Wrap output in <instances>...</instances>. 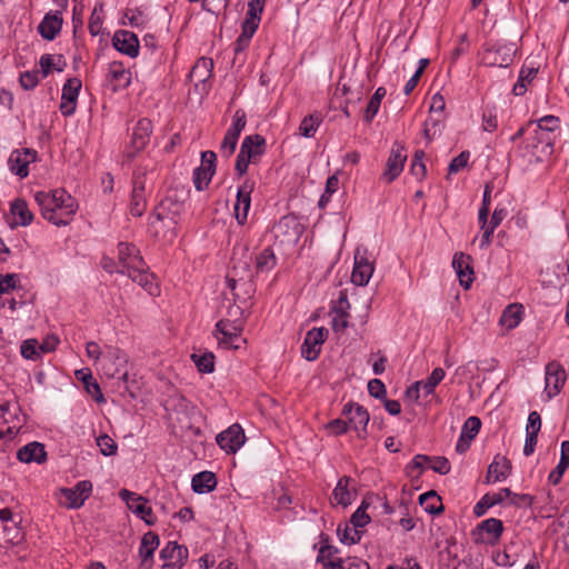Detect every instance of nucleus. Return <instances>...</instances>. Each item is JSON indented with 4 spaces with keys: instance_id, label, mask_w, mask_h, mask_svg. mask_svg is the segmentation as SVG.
<instances>
[{
    "instance_id": "6e6552de",
    "label": "nucleus",
    "mask_w": 569,
    "mask_h": 569,
    "mask_svg": "<svg viewBox=\"0 0 569 569\" xmlns=\"http://www.w3.org/2000/svg\"><path fill=\"white\" fill-rule=\"evenodd\" d=\"M566 379V370L560 362L553 360L547 363L545 372V391L549 400L561 391Z\"/></svg>"
},
{
    "instance_id": "473e14b6",
    "label": "nucleus",
    "mask_w": 569,
    "mask_h": 569,
    "mask_svg": "<svg viewBox=\"0 0 569 569\" xmlns=\"http://www.w3.org/2000/svg\"><path fill=\"white\" fill-rule=\"evenodd\" d=\"M191 487L196 493H209L217 487V477L212 471L198 472L192 477Z\"/></svg>"
},
{
    "instance_id": "0eeeda50",
    "label": "nucleus",
    "mask_w": 569,
    "mask_h": 569,
    "mask_svg": "<svg viewBox=\"0 0 569 569\" xmlns=\"http://www.w3.org/2000/svg\"><path fill=\"white\" fill-rule=\"evenodd\" d=\"M328 329L312 328L306 333L305 340L301 345V355L308 361H315L318 359L322 345L328 337Z\"/></svg>"
},
{
    "instance_id": "864d4df0",
    "label": "nucleus",
    "mask_w": 569,
    "mask_h": 569,
    "mask_svg": "<svg viewBox=\"0 0 569 569\" xmlns=\"http://www.w3.org/2000/svg\"><path fill=\"white\" fill-rule=\"evenodd\" d=\"M260 20L261 16H250L249 12H246L244 20L241 23V34L252 38L259 27Z\"/></svg>"
},
{
    "instance_id": "7ed1b4c3",
    "label": "nucleus",
    "mask_w": 569,
    "mask_h": 569,
    "mask_svg": "<svg viewBox=\"0 0 569 569\" xmlns=\"http://www.w3.org/2000/svg\"><path fill=\"white\" fill-rule=\"evenodd\" d=\"M153 126L150 119L141 118L133 127L131 140L124 151V157L128 161L132 160L140 151H142L149 143Z\"/></svg>"
},
{
    "instance_id": "f257e3e1",
    "label": "nucleus",
    "mask_w": 569,
    "mask_h": 569,
    "mask_svg": "<svg viewBox=\"0 0 569 569\" xmlns=\"http://www.w3.org/2000/svg\"><path fill=\"white\" fill-rule=\"evenodd\" d=\"M34 200L40 207L42 217L50 223L62 227L70 223L78 210L76 199L64 189L38 191Z\"/></svg>"
},
{
    "instance_id": "de8ad7c7",
    "label": "nucleus",
    "mask_w": 569,
    "mask_h": 569,
    "mask_svg": "<svg viewBox=\"0 0 569 569\" xmlns=\"http://www.w3.org/2000/svg\"><path fill=\"white\" fill-rule=\"evenodd\" d=\"M321 123V119L313 114H309L302 119L299 126V132L306 138H312Z\"/></svg>"
},
{
    "instance_id": "4c0bfd02",
    "label": "nucleus",
    "mask_w": 569,
    "mask_h": 569,
    "mask_svg": "<svg viewBox=\"0 0 569 569\" xmlns=\"http://www.w3.org/2000/svg\"><path fill=\"white\" fill-rule=\"evenodd\" d=\"M10 211L18 219L16 222L20 226H29L33 220V213L29 210L28 203L23 199H16L11 204Z\"/></svg>"
},
{
    "instance_id": "5701e85b",
    "label": "nucleus",
    "mask_w": 569,
    "mask_h": 569,
    "mask_svg": "<svg viewBox=\"0 0 569 569\" xmlns=\"http://www.w3.org/2000/svg\"><path fill=\"white\" fill-rule=\"evenodd\" d=\"M240 151L256 163L266 152V139L261 134H250L244 137L240 146Z\"/></svg>"
},
{
    "instance_id": "0e129e2a",
    "label": "nucleus",
    "mask_w": 569,
    "mask_h": 569,
    "mask_svg": "<svg viewBox=\"0 0 569 569\" xmlns=\"http://www.w3.org/2000/svg\"><path fill=\"white\" fill-rule=\"evenodd\" d=\"M469 158H470V152L469 151H462L457 157H455L450 161L449 167H448L449 174L457 173L461 169L467 167Z\"/></svg>"
},
{
    "instance_id": "a19ab883",
    "label": "nucleus",
    "mask_w": 569,
    "mask_h": 569,
    "mask_svg": "<svg viewBox=\"0 0 569 569\" xmlns=\"http://www.w3.org/2000/svg\"><path fill=\"white\" fill-rule=\"evenodd\" d=\"M522 306L509 305L502 312L499 322L508 330L515 329L521 321Z\"/></svg>"
},
{
    "instance_id": "6ab92c4d",
    "label": "nucleus",
    "mask_w": 569,
    "mask_h": 569,
    "mask_svg": "<svg viewBox=\"0 0 569 569\" xmlns=\"http://www.w3.org/2000/svg\"><path fill=\"white\" fill-rule=\"evenodd\" d=\"M92 492V483L89 480L79 481L72 488L61 489L62 496L68 501V507L78 509L83 506L84 501L90 497Z\"/></svg>"
},
{
    "instance_id": "39448f33",
    "label": "nucleus",
    "mask_w": 569,
    "mask_h": 569,
    "mask_svg": "<svg viewBox=\"0 0 569 569\" xmlns=\"http://www.w3.org/2000/svg\"><path fill=\"white\" fill-rule=\"evenodd\" d=\"M119 497L127 503L128 508L143 520L148 526L156 522L151 507L148 506V500L140 495H137L128 489H121Z\"/></svg>"
},
{
    "instance_id": "f704fd0d",
    "label": "nucleus",
    "mask_w": 569,
    "mask_h": 569,
    "mask_svg": "<svg viewBox=\"0 0 569 569\" xmlns=\"http://www.w3.org/2000/svg\"><path fill=\"white\" fill-rule=\"evenodd\" d=\"M54 347H47V343L39 345L36 339L24 340L21 345V356L29 360H38L42 352L53 351Z\"/></svg>"
},
{
    "instance_id": "680f3d73",
    "label": "nucleus",
    "mask_w": 569,
    "mask_h": 569,
    "mask_svg": "<svg viewBox=\"0 0 569 569\" xmlns=\"http://www.w3.org/2000/svg\"><path fill=\"white\" fill-rule=\"evenodd\" d=\"M39 81H40V78H39L38 70L24 71V72L20 73V77H19L20 86L24 90L34 89L38 86Z\"/></svg>"
},
{
    "instance_id": "f03ea898",
    "label": "nucleus",
    "mask_w": 569,
    "mask_h": 569,
    "mask_svg": "<svg viewBox=\"0 0 569 569\" xmlns=\"http://www.w3.org/2000/svg\"><path fill=\"white\" fill-rule=\"evenodd\" d=\"M517 52L516 43L495 42L485 47L481 54V62L487 67L508 68Z\"/></svg>"
},
{
    "instance_id": "338daca9",
    "label": "nucleus",
    "mask_w": 569,
    "mask_h": 569,
    "mask_svg": "<svg viewBox=\"0 0 569 569\" xmlns=\"http://www.w3.org/2000/svg\"><path fill=\"white\" fill-rule=\"evenodd\" d=\"M325 428L333 436H341L348 431L349 423L347 420L337 418L330 420Z\"/></svg>"
},
{
    "instance_id": "c03bdc74",
    "label": "nucleus",
    "mask_w": 569,
    "mask_h": 569,
    "mask_svg": "<svg viewBox=\"0 0 569 569\" xmlns=\"http://www.w3.org/2000/svg\"><path fill=\"white\" fill-rule=\"evenodd\" d=\"M446 372L442 368H435L431 375L421 381V388L426 397L435 392L436 387L443 380Z\"/></svg>"
},
{
    "instance_id": "bb28decb",
    "label": "nucleus",
    "mask_w": 569,
    "mask_h": 569,
    "mask_svg": "<svg viewBox=\"0 0 569 569\" xmlns=\"http://www.w3.org/2000/svg\"><path fill=\"white\" fill-rule=\"evenodd\" d=\"M511 468V461L507 457L497 455L488 467L486 481L489 483L507 479Z\"/></svg>"
},
{
    "instance_id": "4468645a",
    "label": "nucleus",
    "mask_w": 569,
    "mask_h": 569,
    "mask_svg": "<svg viewBox=\"0 0 569 569\" xmlns=\"http://www.w3.org/2000/svg\"><path fill=\"white\" fill-rule=\"evenodd\" d=\"M158 217L164 218L169 224L179 223L181 213L184 211V203L176 196L167 194L152 210Z\"/></svg>"
},
{
    "instance_id": "052dcab7",
    "label": "nucleus",
    "mask_w": 569,
    "mask_h": 569,
    "mask_svg": "<svg viewBox=\"0 0 569 569\" xmlns=\"http://www.w3.org/2000/svg\"><path fill=\"white\" fill-rule=\"evenodd\" d=\"M338 552L339 549L336 546L325 543L319 549L317 562L322 563V566L325 567V563L329 562L330 560H337L339 558L336 557Z\"/></svg>"
},
{
    "instance_id": "72a5a7b5",
    "label": "nucleus",
    "mask_w": 569,
    "mask_h": 569,
    "mask_svg": "<svg viewBox=\"0 0 569 569\" xmlns=\"http://www.w3.org/2000/svg\"><path fill=\"white\" fill-rule=\"evenodd\" d=\"M351 481L352 479L348 476L341 477L332 491L333 500L337 505H340L343 508L348 507L352 502L353 495L349 490Z\"/></svg>"
},
{
    "instance_id": "4be33fe9",
    "label": "nucleus",
    "mask_w": 569,
    "mask_h": 569,
    "mask_svg": "<svg viewBox=\"0 0 569 569\" xmlns=\"http://www.w3.org/2000/svg\"><path fill=\"white\" fill-rule=\"evenodd\" d=\"M21 521L22 519L20 517L12 522L0 525L3 538V541L0 540V551L10 546H18L24 540V532L20 527Z\"/></svg>"
},
{
    "instance_id": "1a4fd4ad",
    "label": "nucleus",
    "mask_w": 569,
    "mask_h": 569,
    "mask_svg": "<svg viewBox=\"0 0 569 569\" xmlns=\"http://www.w3.org/2000/svg\"><path fill=\"white\" fill-rule=\"evenodd\" d=\"M38 152L31 148H22L13 150L8 159V166L12 173L21 179L29 174V164L37 161Z\"/></svg>"
},
{
    "instance_id": "393cba45",
    "label": "nucleus",
    "mask_w": 569,
    "mask_h": 569,
    "mask_svg": "<svg viewBox=\"0 0 569 569\" xmlns=\"http://www.w3.org/2000/svg\"><path fill=\"white\" fill-rule=\"evenodd\" d=\"M470 256L462 252L456 253L452 259V267L457 272L460 284L465 289H469L473 282V269L470 266Z\"/></svg>"
},
{
    "instance_id": "603ef678",
    "label": "nucleus",
    "mask_w": 569,
    "mask_h": 569,
    "mask_svg": "<svg viewBox=\"0 0 569 569\" xmlns=\"http://www.w3.org/2000/svg\"><path fill=\"white\" fill-rule=\"evenodd\" d=\"M212 177L213 176L210 174L204 169V167L199 166L198 168H196L193 170V176H192V180H193V184H194L196 189L198 191L204 190L209 186Z\"/></svg>"
},
{
    "instance_id": "49530a36",
    "label": "nucleus",
    "mask_w": 569,
    "mask_h": 569,
    "mask_svg": "<svg viewBox=\"0 0 569 569\" xmlns=\"http://www.w3.org/2000/svg\"><path fill=\"white\" fill-rule=\"evenodd\" d=\"M429 462H431V457H429L427 455L418 453L406 466V472L410 477H419L422 473L426 463H429Z\"/></svg>"
},
{
    "instance_id": "412c9836",
    "label": "nucleus",
    "mask_w": 569,
    "mask_h": 569,
    "mask_svg": "<svg viewBox=\"0 0 569 569\" xmlns=\"http://www.w3.org/2000/svg\"><path fill=\"white\" fill-rule=\"evenodd\" d=\"M160 545L159 536L153 531L146 532L140 542L139 557L141 559L140 567L142 569H152L153 553Z\"/></svg>"
},
{
    "instance_id": "c85d7f7f",
    "label": "nucleus",
    "mask_w": 569,
    "mask_h": 569,
    "mask_svg": "<svg viewBox=\"0 0 569 569\" xmlns=\"http://www.w3.org/2000/svg\"><path fill=\"white\" fill-rule=\"evenodd\" d=\"M17 458L24 463H42L47 459V452L42 443L34 441L20 448L17 452Z\"/></svg>"
},
{
    "instance_id": "6e6d98bb",
    "label": "nucleus",
    "mask_w": 569,
    "mask_h": 569,
    "mask_svg": "<svg viewBox=\"0 0 569 569\" xmlns=\"http://www.w3.org/2000/svg\"><path fill=\"white\" fill-rule=\"evenodd\" d=\"M350 303L347 290H340L337 300L332 301L331 312L338 316H349Z\"/></svg>"
},
{
    "instance_id": "c9c22d12",
    "label": "nucleus",
    "mask_w": 569,
    "mask_h": 569,
    "mask_svg": "<svg viewBox=\"0 0 569 569\" xmlns=\"http://www.w3.org/2000/svg\"><path fill=\"white\" fill-rule=\"evenodd\" d=\"M325 569H370L369 563L359 557L338 558L325 563Z\"/></svg>"
},
{
    "instance_id": "5fc2aeb1",
    "label": "nucleus",
    "mask_w": 569,
    "mask_h": 569,
    "mask_svg": "<svg viewBox=\"0 0 569 569\" xmlns=\"http://www.w3.org/2000/svg\"><path fill=\"white\" fill-rule=\"evenodd\" d=\"M338 535L342 543L353 545L360 541L362 532L353 526L346 525L342 531L338 528Z\"/></svg>"
},
{
    "instance_id": "bf43d9fd",
    "label": "nucleus",
    "mask_w": 569,
    "mask_h": 569,
    "mask_svg": "<svg viewBox=\"0 0 569 569\" xmlns=\"http://www.w3.org/2000/svg\"><path fill=\"white\" fill-rule=\"evenodd\" d=\"M238 140H239L238 136H234L227 131L222 139V142L220 144L221 156H223L226 158H230L233 154V152L236 151Z\"/></svg>"
},
{
    "instance_id": "20e7f679",
    "label": "nucleus",
    "mask_w": 569,
    "mask_h": 569,
    "mask_svg": "<svg viewBox=\"0 0 569 569\" xmlns=\"http://www.w3.org/2000/svg\"><path fill=\"white\" fill-rule=\"evenodd\" d=\"M341 415L347 417L349 428L353 429L357 432V437L359 439L367 438V426L369 423L370 416L368 410L363 406L357 402L349 401L343 406Z\"/></svg>"
},
{
    "instance_id": "9b49d317",
    "label": "nucleus",
    "mask_w": 569,
    "mask_h": 569,
    "mask_svg": "<svg viewBox=\"0 0 569 569\" xmlns=\"http://www.w3.org/2000/svg\"><path fill=\"white\" fill-rule=\"evenodd\" d=\"M131 83V72L126 69L120 61H112L109 63L108 72L104 79V86L116 93L126 89Z\"/></svg>"
},
{
    "instance_id": "e2e57ef3",
    "label": "nucleus",
    "mask_w": 569,
    "mask_h": 569,
    "mask_svg": "<svg viewBox=\"0 0 569 569\" xmlns=\"http://www.w3.org/2000/svg\"><path fill=\"white\" fill-rule=\"evenodd\" d=\"M189 558L188 549H180L172 560H166L161 569H182Z\"/></svg>"
},
{
    "instance_id": "9d476101",
    "label": "nucleus",
    "mask_w": 569,
    "mask_h": 569,
    "mask_svg": "<svg viewBox=\"0 0 569 569\" xmlns=\"http://www.w3.org/2000/svg\"><path fill=\"white\" fill-rule=\"evenodd\" d=\"M146 174L134 172L132 178V190L129 202V211L133 217H141L147 209Z\"/></svg>"
},
{
    "instance_id": "3c124183",
    "label": "nucleus",
    "mask_w": 569,
    "mask_h": 569,
    "mask_svg": "<svg viewBox=\"0 0 569 569\" xmlns=\"http://www.w3.org/2000/svg\"><path fill=\"white\" fill-rule=\"evenodd\" d=\"M242 327L238 320L221 319L216 323L214 336L224 337L226 333L241 332Z\"/></svg>"
},
{
    "instance_id": "f3484780",
    "label": "nucleus",
    "mask_w": 569,
    "mask_h": 569,
    "mask_svg": "<svg viewBox=\"0 0 569 569\" xmlns=\"http://www.w3.org/2000/svg\"><path fill=\"white\" fill-rule=\"evenodd\" d=\"M131 274H128L134 282L141 286L151 296L159 295V287L154 282V277L146 271V263L142 258H133L130 264Z\"/></svg>"
},
{
    "instance_id": "cd10ccee",
    "label": "nucleus",
    "mask_w": 569,
    "mask_h": 569,
    "mask_svg": "<svg viewBox=\"0 0 569 569\" xmlns=\"http://www.w3.org/2000/svg\"><path fill=\"white\" fill-rule=\"evenodd\" d=\"M512 491L509 488H501L498 492L486 493L473 507V515L482 517L488 509L501 503L506 498L510 497Z\"/></svg>"
},
{
    "instance_id": "58836bf2",
    "label": "nucleus",
    "mask_w": 569,
    "mask_h": 569,
    "mask_svg": "<svg viewBox=\"0 0 569 569\" xmlns=\"http://www.w3.org/2000/svg\"><path fill=\"white\" fill-rule=\"evenodd\" d=\"M387 90L383 87H379L376 89L373 96L370 98L369 102L363 112V121L366 123H371L373 118L377 116L381 100L386 97Z\"/></svg>"
},
{
    "instance_id": "a211bd4d",
    "label": "nucleus",
    "mask_w": 569,
    "mask_h": 569,
    "mask_svg": "<svg viewBox=\"0 0 569 569\" xmlns=\"http://www.w3.org/2000/svg\"><path fill=\"white\" fill-rule=\"evenodd\" d=\"M126 353L118 347L108 346L102 355V368L106 375L114 377L127 365Z\"/></svg>"
},
{
    "instance_id": "423d86ee",
    "label": "nucleus",
    "mask_w": 569,
    "mask_h": 569,
    "mask_svg": "<svg viewBox=\"0 0 569 569\" xmlns=\"http://www.w3.org/2000/svg\"><path fill=\"white\" fill-rule=\"evenodd\" d=\"M406 160L407 153L405 146L399 142H395L387 160L386 168L381 174V179L387 183L395 181L403 171Z\"/></svg>"
},
{
    "instance_id": "e433bc0d",
    "label": "nucleus",
    "mask_w": 569,
    "mask_h": 569,
    "mask_svg": "<svg viewBox=\"0 0 569 569\" xmlns=\"http://www.w3.org/2000/svg\"><path fill=\"white\" fill-rule=\"evenodd\" d=\"M476 530L489 535L491 537L489 542L495 543L500 539L503 532V523L500 519L489 518L481 521Z\"/></svg>"
},
{
    "instance_id": "13d9d810",
    "label": "nucleus",
    "mask_w": 569,
    "mask_h": 569,
    "mask_svg": "<svg viewBox=\"0 0 569 569\" xmlns=\"http://www.w3.org/2000/svg\"><path fill=\"white\" fill-rule=\"evenodd\" d=\"M247 124V114L244 110L238 109L236 110L233 117H232V123L227 130L228 132L240 137L242 130L246 128Z\"/></svg>"
},
{
    "instance_id": "8fccbe9b",
    "label": "nucleus",
    "mask_w": 569,
    "mask_h": 569,
    "mask_svg": "<svg viewBox=\"0 0 569 569\" xmlns=\"http://www.w3.org/2000/svg\"><path fill=\"white\" fill-rule=\"evenodd\" d=\"M480 428H481L480 418H478L476 416H471L465 421L460 436H462V438H467L469 441H472L477 437L478 432L480 431Z\"/></svg>"
},
{
    "instance_id": "ea45409f",
    "label": "nucleus",
    "mask_w": 569,
    "mask_h": 569,
    "mask_svg": "<svg viewBox=\"0 0 569 569\" xmlns=\"http://www.w3.org/2000/svg\"><path fill=\"white\" fill-rule=\"evenodd\" d=\"M419 503L430 515H438L443 510L441 498L433 490L422 493L419 497Z\"/></svg>"
},
{
    "instance_id": "79ce46f5",
    "label": "nucleus",
    "mask_w": 569,
    "mask_h": 569,
    "mask_svg": "<svg viewBox=\"0 0 569 569\" xmlns=\"http://www.w3.org/2000/svg\"><path fill=\"white\" fill-rule=\"evenodd\" d=\"M276 263L277 258L270 247L264 248L256 256V269L259 272L270 271Z\"/></svg>"
},
{
    "instance_id": "ddd939ff",
    "label": "nucleus",
    "mask_w": 569,
    "mask_h": 569,
    "mask_svg": "<svg viewBox=\"0 0 569 569\" xmlns=\"http://www.w3.org/2000/svg\"><path fill=\"white\" fill-rule=\"evenodd\" d=\"M216 441L227 453H236L246 441L244 431L240 425L233 423L218 433Z\"/></svg>"
},
{
    "instance_id": "7c9ffc66",
    "label": "nucleus",
    "mask_w": 569,
    "mask_h": 569,
    "mask_svg": "<svg viewBox=\"0 0 569 569\" xmlns=\"http://www.w3.org/2000/svg\"><path fill=\"white\" fill-rule=\"evenodd\" d=\"M373 264L367 258H358L355 257V266L351 273V281L356 286H366L372 273H373Z\"/></svg>"
},
{
    "instance_id": "4d7b16f0",
    "label": "nucleus",
    "mask_w": 569,
    "mask_h": 569,
    "mask_svg": "<svg viewBox=\"0 0 569 569\" xmlns=\"http://www.w3.org/2000/svg\"><path fill=\"white\" fill-rule=\"evenodd\" d=\"M97 446L100 448V452L106 456H114L118 450L116 441L108 435H101L97 438Z\"/></svg>"
},
{
    "instance_id": "37998d69",
    "label": "nucleus",
    "mask_w": 569,
    "mask_h": 569,
    "mask_svg": "<svg viewBox=\"0 0 569 569\" xmlns=\"http://www.w3.org/2000/svg\"><path fill=\"white\" fill-rule=\"evenodd\" d=\"M191 359L201 373H211L214 371V355L212 352L207 351L201 355L192 353Z\"/></svg>"
},
{
    "instance_id": "c756f323",
    "label": "nucleus",
    "mask_w": 569,
    "mask_h": 569,
    "mask_svg": "<svg viewBox=\"0 0 569 569\" xmlns=\"http://www.w3.org/2000/svg\"><path fill=\"white\" fill-rule=\"evenodd\" d=\"M119 267L117 272L121 274H131L130 264L133 263V258H142L136 247L128 242H120L118 244Z\"/></svg>"
},
{
    "instance_id": "f8f14e48",
    "label": "nucleus",
    "mask_w": 569,
    "mask_h": 569,
    "mask_svg": "<svg viewBox=\"0 0 569 569\" xmlns=\"http://www.w3.org/2000/svg\"><path fill=\"white\" fill-rule=\"evenodd\" d=\"M254 189V181L247 178L239 186L237 191V200L233 207L234 218L239 224L243 226L248 218L251 206V193Z\"/></svg>"
},
{
    "instance_id": "dca6fc26",
    "label": "nucleus",
    "mask_w": 569,
    "mask_h": 569,
    "mask_svg": "<svg viewBox=\"0 0 569 569\" xmlns=\"http://www.w3.org/2000/svg\"><path fill=\"white\" fill-rule=\"evenodd\" d=\"M178 223L169 224L164 218L158 217L156 212H151L148 218V233L156 240L172 241L177 237Z\"/></svg>"
},
{
    "instance_id": "aec40b11",
    "label": "nucleus",
    "mask_w": 569,
    "mask_h": 569,
    "mask_svg": "<svg viewBox=\"0 0 569 569\" xmlns=\"http://www.w3.org/2000/svg\"><path fill=\"white\" fill-rule=\"evenodd\" d=\"M112 43L116 50L136 58L139 54V40L136 33L128 30H118L113 38Z\"/></svg>"
},
{
    "instance_id": "69168bd1",
    "label": "nucleus",
    "mask_w": 569,
    "mask_h": 569,
    "mask_svg": "<svg viewBox=\"0 0 569 569\" xmlns=\"http://www.w3.org/2000/svg\"><path fill=\"white\" fill-rule=\"evenodd\" d=\"M19 283V276L17 273H0V293H8L17 288Z\"/></svg>"
},
{
    "instance_id": "b1692460",
    "label": "nucleus",
    "mask_w": 569,
    "mask_h": 569,
    "mask_svg": "<svg viewBox=\"0 0 569 569\" xmlns=\"http://www.w3.org/2000/svg\"><path fill=\"white\" fill-rule=\"evenodd\" d=\"M61 11L48 12L38 26V32L46 40H53L62 28Z\"/></svg>"
},
{
    "instance_id": "a878e982",
    "label": "nucleus",
    "mask_w": 569,
    "mask_h": 569,
    "mask_svg": "<svg viewBox=\"0 0 569 569\" xmlns=\"http://www.w3.org/2000/svg\"><path fill=\"white\" fill-rule=\"evenodd\" d=\"M228 288L231 290L233 296L234 303H246L249 300L253 292V283L250 280H243L240 278L239 280L234 277L227 276Z\"/></svg>"
},
{
    "instance_id": "a18cd8bd",
    "label": "nucleus",
    "mask_w": 569,
    "mask_h": 569,
    "mask_svg": "<svg viewBox=\"0 0 569 569\" xmlns=\"http://www.w3.org/2000/svg\"><path fill=\"white\" fill-rule=\"evenodd\" d=\"M560 120L558 117L548 114L537 120L536 133L541 136L552 134L555 130L559 129Z\"/></svg>"
},
{
    "instance_id": "2eb2a0df",
    "label": "nucleus",
    "mask_w": 569,
    "mask_h": 569,
    "mask_svg": "<svg viewBox=\"0 0 569 569\" xmlns=\"http://www.w3.org/2000/svg\"><path fill=\"white\" fill-rule=\"evenodd\" d=\"M81 86V81L78 78H70L64 82L59 107L64 117H70L76 112Z\"/></svg>"
},
{
    "instance_id": "774afa93",
    "label": "nucleus",
    "mask_w": 569,
    "mask_h": 569,
    "mask_svg": "<svg viewBox=\"0 0 569 569\" xmlns=\"http://www.w3.org/2000/svg\"><path fill=\"white\" fill-rule=\"evenodd\" d=\"M368 392L376 399H385L387 395L386 386L380 379H372L368 382Z\"/></svg>"
},
{
    "instance_id": "09e8293b",
    "label": "nucleus",
    "mask_w": 569,
    "mask_h": 569,
    "mask_svg": "<svg viewBox=\"0 0 569 569\" xmlns=\"http://www.w3.org/2000/svg\"><path fill=\"white\" fill-rule=\"evenodd\" d=\"M498 128V117L495 106H486L482 111V129L487 132H493Z\"/></svg>"
},
{
    "instance_id": "2f4dec72",
    "label": "nucleus",
    "mask_w": 569,
    "mask_h": 569,
    "mask_svg": "<svg viewBox=\"0 0 569 569\" xmlns=\"http://www.w3.org/2000/svg\"><path fill=\"white\" fill-rule=\"evenodd\" d=\"M76 377L78 380L83 382V387L86 391L92 397V399L97 402H104V397L102 395L101 388L97 380L93 378L92 372L88 368H83L76 371Z\"/></svg>"
}]
</instances>
